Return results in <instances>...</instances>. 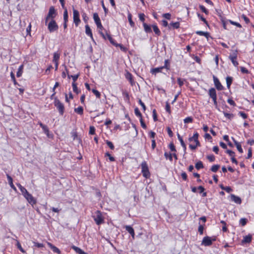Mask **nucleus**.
Returning a JSON list of instances; mask_svg holds the SVG:
<instances>
[{
    "mask_svg": "<svg viewBox=\"0 0 254 254\" xmlns=\"http://www.w3.org/2000/svg\"><path fill=\"white\" fill-rule=\"evenodd\" d=\"M126 230L131 235L132 237L134 238L135 233L133 229L130 226L127 225L125 226Z\"/></svg>",
    "mask_w": 254,
    "mask_h": 254,
    "instance_id": "obj_14",
    "label": "nucleus"
},
{
    "mask_svg": "<svg viewBox=\"0 0 254 254\" xmlns=\"http://www.w3.org/2000/svg\"><path fill=\"white\" fill-rule=\"evenodd\" d=\"M116 47H119L120 49L123 52H126L127 50V48L125 47L123 45L121 44H117Z\"/></svg>",
    "mask_w": 254,
    "mask_h": 254,
    "instance_id": "obj_45",
    "label": "nucleus"
},
{
    "mask_svg": "<svg viewBox=\"0 0 254 254\" xmlns=\"http://www.w3.org/2000/svg\"><path fill=\"white\" fill-rule=\"evenodd\" d=\"M144 17H145V15L143 14V13H140L139 14V19L142 22H144V20H145V18H144Z\"/></svg>",
    "mask_w": 254,
    "mask_h": 254,
    "instance_id": "obj_64",
    "label": "nucleus"
},
{
    "mask_svg": "<svg viewBox=\"0 0 254 254\" xmlns=\"http://www.w3.org/2000/svg\"><path fill=\"white\" fill-rule=\"evenodd\" d=\"M233 81V78L230 76H227L226 77V83H227V87L228 88H230V86L232 84Z\"/></svg>",
    "mask_w": 254,
    "mask_h": 254,
    "instance_id": "obj_26",
    "label": "nucleus"
},
{
    "mask_svg": "<svg viewBox=\"0 0 254 254\" xmlns=\"http://www.w3.org/2000/svg\"><path fill=\"white\" fill-rule=\"evenodd\" d=\"M203 226L202 225H199L198 228V231L200 235H202L203 233Z\"/></svg>",
    "mask_w": 254,
    "mask_h": 254,
    "instance_id": "obj_47",
    "label": "nucleus"
},
{
    "mask_svg": "<svg viewBox=\"0 0 254 254\" xmlns=\"http://www.w3.org/2000/svg\"><path fill=\"white\" fill-rule=\"evenodd\" d=\"M24 197L25 198V199L27 200V201L31 204L32 206L36 204L37 203L36 199L35 198L32 194H31L30 193L27 192L26 194H25L24 195Z\"/></svg>",
    "mask_w": 254,
    "mask_h": 254,
    "instance_id": "obj_5",
    "label": "nucleus"
},
{
    "mask_svg": "<svg viewBox=\"0 0 254 254\" xmlns=\"http://www.w3.org/2000/svg\"><path fill=\"white\" fill-rule=\"evenodd\" d=\"M93 217L94 221L97 225H100L104 223V219L100 211H97Z\"/></svg>",
    "mask_w": 254,
    "mask_h": 254,
    "instance_id": "obj_3",
    "label": "nucleus"
},
{
    "mask_svg": "<svg viewBox=\"0 0 254 254\" xmlns=\"http://www.w3.org/2000/svg\"><path fill=\"white\" fill-rule=\"evenodd\" d=\"M71 248L74 250L76 253L78 254H87L86 253H85L83 251H82L81 249L79 248L76 247L75 246H72L71 247Z\"/></svg>",
    "mask_w": 254,
    "mask_h": 254,
    "instance_id": "obj_18",
    "label": "nucleus"
},
{
    "mask_svg": "<svg viewBox=\"0 0 254 254\" xmlns=\"http://www.w3.org/2000/svg\"><path fill=\"white\" fill-rule=\"evenodd\" d=\"M163 17L167 19H170L171 15L169 13H166L163 14Z\"/></svg>",
    "mask_w": 254,
    "mask_h": 254,
    "instance_id": "obj_60",
    "label": "nucleus"
},
{
    "mask_svg": "<svg viewBox=\"0 0 254 254\" xmlns=\"http://www.w3.org/2000/svg\"><path fill=\"white\" fill-rule=\"evenodd\" d=\"M93 18L97 25V28L100 30H102L103 29V27L101 23L100 19L98 14L97 13H94L93 14Z\"/></svg>",
    "mask_w": 254,
    "mask_h": 254,
    "instance_id": "obj_7",
    "label": "nucleus"
},
{
    "mask_svg": "<svg viewBox=\"0 0 254 254\" xmlns=\"http://www.w3.org/2000/svg\"><path fill=\"white\" fill-rule=\"evenodd\" d=\"M215 241V239H211L208 236L204 237L201 242V245L204 246H210L212 244V241Z\"/></svg>",
    "mask_w": 254,
    "mask_h": 254,
    "instance_id": "obj_6",
    "label": "nucleus"
},
{
    "mask_svg": "<svg viewBox=\"0 0 254 254\" xmlns=\"http://www.w3.org/2000/svg\"><path fill=\"white\" fill-rule=\"evenodd\" d=\"M195 167L197 170H199L200 169L203 168V165L201 161H199L197 162L195 165Z\"/></svg>",
    "mask_w": 254,
    "mask_h": 254,
    "instance_id": "obj_33",
    "label": "nucleus"
},
{
    "mask_svg": "<svg viewBox=\"0 0 254 254\" xmlns=\"http://www.w3.org/2000/svg\"><path fill=\"white\" fill-rule=\"evenodd\" d=\"M152 28H153V31L154 32H155V33L158 35V36H159L161 34V32L160 31V30L159 29V28H158L157 26L156 25H152Z\"/></svg>",
    "mask_w": 254,
    "mask_h": 254,
    "instance_id": "obj_27",
    "label": "nucleus"
},
{
    "mask_svg": "<svg viewBox=\"0 0 254 254\" xmlns=\"http://www.w3.org/2000/svg\"><path fill=\"white\" fill-rule=\"evenodd\" d=\"M42 128L43 129L44 132L46 134H49V129H48V127H47V126L46 125H44V126H43L42 127Z\"/></svg>",
    "mask_w": 254,
    "mask_h": 254,
    "instance_id": "obj_48",
    "label": "nucleus"
},
{
    "mask_svg": "<svg viewBox=\"0 0 254 254\" xmlns=\"http://www.w3.org/2000/svg\"><path fill=\"white\" fill-rule=\"evenodd\" d=\"M59 28V26L55 20L52 19L48 25V29L50 32H53L57 31Z\"/></svg>",
    "mask_w": 254,
    "mask_h": 254,
    "instance_id": "obj_4",
    "label": "nucleus"
},
{
    "mask_svg": "<svg viewBox=\"0 0 254 254\" xmlns=\"http://www.w3.org/2000/svg\"><path fill=\"white\" fill-rule=\"evenodd\" d=\"M207 158L210 162H213L215 160V156L213 155H208Z\"/></svg>",
    "mask_w": 254,
    "mask_h": 254,
    "instance_id": "obj_55",
    "label": "nucleus"
},
{
    "mask_svg": "<svg viewBox=\"0 0 254 254\" xmlns=\"http://www.w3.org/2000/svg\"><path fill=\"white\" fill-rule=\"evenodd\" d=\"M106 144H107V145L110 148V149H111L112 150H113L114 149V148H115L112 142H111L109 140H106Z\"/></svg>",
    "mask_w": 254,
    "mask_h": 254,
    "instance_id": "obj_44",
    "label": "nucleus"
},
{
    "mask_svg": "<svg viewBox=\"0 0 254 254\" xmlns=\"http://www.w3.org/2000/svg\"><path fill=\"white\" fill-rule=\"evenodd\" d=\"M105 156H108L109 157L110 161L111 162H113L115 160L114 157L112 156L109 152H106L105 153Z\"/></svg>",
    "mask_w": 254,
    "mask_h": 254,
    "instance_id": "obj_46",
    "label": "nucleus"
},
{
    "mask_svg": "<svg viewBox=\"0 0 254 254\" xmlns=\"http://www.w3.org/2000/svg\"><path fill=\"white\" fill-rule=\"evenodd\" d=\"M162 24L164 27L168 26L169 29H171V27H170V25H168V22L165 20H163L162 21Z\"/></svg>",
    "mask_w": 254,
    "mask_h": 254,
    "instance_id": "obj_58",
    "label": "nucleus"
},
{
    "mask_svg": "<svg viewBox=\"0 0 254 254\" xmlns=\"http://www.w3.org/2000/svg\"><path fill=\"white\" fill-rule=\"evenodd\" d=\"M48 245L54 253H57L58 254H61V251L56 246H54L50 243H48Z\"/></svg>",
    "mask_w": 254,
    "mask_h": 254,
    "instance_id": "obj_13",
    "label": "nucleus"
},
{
    "mask_svg": "<svg viewBox=\"0 0 254 254\" xmlns=\"http://www.w3.org/2000/svg\"><path fill=\"white\" fill-rule=\"evenodd\" d=\"M248 222V220L247 219L245 218H241L240 220V224L242 226H244L245 225H246L247 223Z\"/></svg>",
    "mask_w": 254,
    "mask_h": 254,
    "instance_id": "obj_38",
    "label": "nucleus"
},
{
    "mask_svg": "<svg viewBox=\"0 0 254 254\" xmlns=\"http://www.w3.org/2000/svg\"><path fill=\"white\" fill-rule=\"evenodd\" d=\"M220 168L219 165H214L211 168V171L213 172H216Z\"/></svg>",
    "mask_w": 254,
    "mask_h": 254,
    "instance_id": "obj_37",
    "label": "nucleus"
},
{
    "mask_svg": "<svg viewBox=\"0 0 254 254\" xmlns=\"http://www.w3.org/2000/svg\"><path fill=\"white\" fill-rule=\"evenodd\" d=\"M134 113H135V115L137 116V117H138L139 118L142 117V115L141 114V113L140 112L139 109H138V108H135V109H134Z\"/></svg>",
    "mask_w": 254,
    "mask_h": 254,
    "instance_id": "obj_40",
    "label": "nucleus"
},
{
    "mask_svg": "<svg viewBox=\"0 0 254 254\" xmlns=\"http://www.w3.org/2000/svg\"><path fill=\"white\" fill-rule=\"evenodd\" d=\"M229 59L231 60L233 64L235 66H238L239 63L237 61V59H235V57H231V56H229Z\"/></svg>",
    "mask_w": 254,
    "mask_h": 254,
    "instance_id": "obj_23",
    "label": "nucleus"
},
{
    "mask_svg": "<svg viewBox=\"0 0 254 254\" xmlns=\"http://www.w3.org/2000/svg\"><path fill=\"white\" fill-rule=\"evenodd\" d=\"M48 17L53 19L56 15V11L54 6H51L49 8Z\"/></svg>",
    "mask_w": 254,
    "mask_h": 254,
    "instance_id": "obj_10",
    "label": "nucleus"
},
{
    "mask_svg": "<svg viewBox=\"0 0 254 254\" xmlns=\"http://www.w3.org/2000/svg\"><path fill=\"white\" fill-rule=\"evenodd\" d=\"M229 22L231 24L234 25H235V26H237V27H240V28L242 27L240 23H238V22H234V21H232V20H229Z\"/></svg>",
    "mask_w": 254,
    "mask_h": 254,
    "instance_id": "obj_43",
    "label": "nucleus"
},
{
    "mask_svg": "<svg viewBox=\"0 0 254 254\" xmlns=\"http://www.w3.org/2000/svg\"><path fill=\"white\" fill-rule=\"evenodd\" d=\"M208 94L211 98L217 97L216 90L214 88H211L209 90Z\"/></svg>",
    "mask_w": 254,
    "mask_h": 254,
    "instance_id": "obj_16",
    "label": "nucleus"
},
{
    "mask_svg": "<svg viewBox=\"0 0 254 254\" xmlns=\"http://www.w3.org/2000/svg\"><path fill=\"white\" fill-rule=\"evenodd\" d=\"M54 105L58 110L61 115H63L64 111V104L57 98H54Z\"/></svg>",
    "mask_w": 254,
    "mask_h": 254,
    "instance_id": "obj_1",
    "label": "nucleus"
},
{
    "mask_svg": "<svg viewBox=\"0 0 254 254\" xmlns=\"http://www.w3.org/2000/svg\"><path fill=\"white\" fill-rule=\"evenodd\" d=\"M17 186L18 187V188L19 189V190H20L23 195H24L25 194H26L28 192L27 190L25 188L22 187L20 184H17Z\"/></svg>",
    "mask_w": 254,
    "mask_h": 254,
    "instance_id": "obj_21",
    "label": "nucleus"
},
{
    "mask_svg": "<svg viewBox=\"0 0 254 254\" xmlns=\"http://www.w3.org/2000/svg\"><path fill=\"white\" fill-rule=\"evenodd\" d=\"M95 132V128L93 126H90L89 128V134H94Z\"/></svg>",
    "mask_w": 254,
    "mask_h": 254,
    "instance_id": "obj_50",
    "label": "nucleus"
},
{
    "mask_svg": "<svg viewBox=\"0 0 254 254\" xmlns=\"http://www.w3.org/2000/svg\"><path fill=\"white\" fill-rule=\"evenodd\" d=\"M131 17V14L130 13H129L127 16L128 21L129 22L130 26L131 27H134L135 26V23L132 20Z\"/></svg>",
    "mask_w": 254,
    "mask_h": 254,
    "instance_id": "obj_35",
    "label": "nucleus"
},
{
    "mask_svg": "<svg viewBox=\"0 0 254 254\" xmlns=\"http://www.w3.org/2000/svg\"><path fill=\"white\" fill-rule=\"evenodd\" d=\"M7 180L8 182V183L9 184L10 187L13 188V189H15V188L14 187L13 183H12V178L8 175H6Z\"/></svg>",
    "mask_w": 254,
    "mask_h": 254,
    "instance_id": "obj_29",
    "label": "nucleus"
},
{
    "mask_svg": "<svg viewBox=\"0 0 254 254\" xmlns=\"http://www.w3.org/2000/svg\"><path fill=\"white\" fill-rule=\"evenodd\" d=\"M169 148L172 151H173V152L176 151L175 146L173 143H171L169 144Z\"/></svg>",
    "mask_w": 254,
    "mask_h": 254,
    "instance_id": "obj_59",
    "label": "nucleus"
},
{
    "mask_svg": "<svg viewBox=\"0 0 254 254\" xmlns=\"http://www.w3.org/2000/svg\"><path fill=\"white\" fill-rule=\"evenodd\" d=\"M239 115H240V116H241L243 119H247V117H248L246 113H245L244 112H241H241H240L239 113Z\"/></svg>",
    "mask_w": 254,
    "mask_h": 254,
    "instance_id": "obj_62",
    "label": "nucleus"
},
{
    "mask_svg": "<svg viewBox=\"0 0 254 254\" xmlns=\"http://www.w3.org/2000/svg\"><path fill=\"white\" fill-rule=\"evenodd\" d=\"M141 172L143 176L146 178L150 176V173L149 171L148 165L145 161H143L141 164Z\"/></svg>",
    "mask_w": 254,
    "mask_h": 254,
    "instance_id": "obj_2",
    "label": "nucleus"
},
{
    "mask_svg": "<svg viewBox=\"0 0 254 254\" xmlns=\"http://www.w3.org/2000/svg\"><path fill=\"white\" fill-rule=\"evenodd\" d=\"M242 18L244 20L246 23H249L250 22V19L245 14H243L242 15Z\"/></svg>",
    "mask_w": 254,
    "mask_h": 254,
    "instance_id": "obj_63",
    "label": "nucleus"
},
{
    "mask_svg": "<svg viewBox=\"0 0 254 254\" xmlns=\"http://www.w3.org/2000/svg\"><path fill=\"white\" fill-rule=\"evenodd\" d=\"M196 34L200 36H204L207 38H208L209 36V34L208 32H205L202 31H197L196 32Z\"/></svg>",
    "mask_w": 254,
    "mask_h": 254,
    "instance_id": "obj_20",
    "label": "nucleus"
},
{
    "mask_svg": "<svg viewBox=\"0 0 254 254\" xmlns=\"http://www.w3.org/2000/svg\"><path fill=\"white\" fill-rule=\"evenodd\" d=\"M213 80L215 86L217 89L218 90H222L223 89V86L221 85L218 79L215 76H213Z\"/></svg>",
    "mask_w": 254,
    "mask_h": 254,
    "instance_id": "obj_9",
    "label": "nucleus"
},
{
    "mask_svg": "<svg viewBox=\"0 0 254 254\" xmlns=\"http://www.w3.org/2000/svg\"><path fill=\"white\" fill-rule=\"evenodd\" d=\"M143 26L144 30L146 33H151L152 32L151 27L150 25L147 24L146 23H143Z\"/></svg>",
    "mask_w": 254,
    "mask_h": 254,
    "instance_id": "obj_17",
    "label": "nucleus"
},
{
    "mask_svg": "<svg viewBox=\"0 0 254 254\" xmlns=\"http://www.w3.org/2000/svg\"><path fill=\"white\" fill-rule=\"evenodd\" d=\"M185 123H189L192 122V119L191 117H187L184 120Z\"/></svg>",
    "mask_w": 254,
    "mask_h": 254,
    "instance_id": "obj_57",
    "label": "nucleus"
},
{
    "mask_svg": "<svg viewBox=\"0 0 254 254\" xmlns=\"http://www.w3.org/2000/svg\"><path fill=\"white\" fill-rule=\"evenodd\" d=\"M17 247L18 248V249L23 253H25V251H24V250L22 248L20 244L19 243V242H17Z\"/></svg>",
    "mask_w": 254,
    "mask_h": 254,
    "instance_id": "obj_54",
    "label": "nucleus"
},
{
    "mask_svg": "<svg viewBox=\"0 0 254 254\" xmlns=\"http://www.w3.org/2000/svg\"><path fill=\"white\" fill-rule=\"evenodd\" d=\"M223 114L225 117L230 120L232 119L234 117V115L233 114L227 113L225 112H223Z\"/></svg>",
    "mask_w": 254,
    "mask_h": 254,
    "instance_id": "obj_42",
    "label": "nucleus"
},
{
    "mask_svg": "<svg viewBox=\"0 0 254 254\" xmlns=\"http://www.w3.org/2000/svg\"><path fill=\"white\" fill-rule=\"evenodd\" d=\"M163 69V67H157V68H153L152 70H151V73L152 74H155L156 73H158V72H161L162 70Z\"/></svg>",
    "mask_w": 254,
    "mask_h": 254,
    "instance_id": "obj_28",
    "label": "nucleus"
},
{
    "mask_svg": "<svg viewBox=\"0 0 254 254\" xmlns=\"http://www.w3.org/2000/svg\"><path fill=\"white\" fill-rule=\"evenodd\" d=\"M79 76V74L78 73L76 75H71V77L72 78V80H73V82L72 83H75V81L77 80V78H78Z\"/></svg>",
    "mask_w": 254,
    "mask_h": 254,
    "instance_id": "obj_51",
    "label": "nucleus"
},
{
    "mask_svg": "<svg viewBox=\"0 0 254 254\" xmlns=\"http://www.w3.org/2000/svg\"><path fill=\"white\" fill-rule=\"evenodd\" d=\"M10 76H11V79H12V81L13 82L14 84L15 85L16 84L17 82L16 81L15 78L14 74L13 73V72L12 71H11L10 72Z\"/></svg>",
    "mask_w": 254,
    "mask_h": 254,
    "instance_id": "obj_49",
    "label": "nucleus"
},
{
    "mask_svg": "<svg viewBox=\"0 0 254 254\" xmlns=\"http://www.w3.org/2000/svg\"><path fill=\"white\" fill-rule=\"evenodd\" d=\"M107 39L110 41V43L113 44V45L116 46V45L117 44L114 39L112 38L111 36L109 35V34L107 33Z\"/></svg>",
    "mask_w": 254,
    "mask_h": 254,
    "instance_id": "obj_34",
    "label": "nucleus"
},
{
    "mask_svg": "<svg viewBox=\"0 0 254 254\" xmlns=\"http://www.w3.org/2000/svg\"><path fill=\"white\" fill-rule=\"evenodd\" d=\"M74 112L79 115H82L83 114V108L81 106H79L77 108L74 109Z\"/></svg>",
    "mask_w": 254,
    "mask_h": 254,
    "instance_id": "obj_25",
    "label": "nucleus"
},
{
    "mask_svg": "<svg viewBox=\"0 0 254 254\" xmlns=\"http://www.w3.org/2000/svg\"><path fill=\"white\" fill-rule=\"evenodd\" d=\"M164 156L166 158V159H169L170 160V161H172V159H173V158H172V154H171V153H169L168 152H165L164 153Z\"/></svg>",
    "mask_w": 254,
    "mask_h": 254,
    "instance_id": "obj_39",
    "label": "nucleus"
},
{
    "mask_svg": "<svg viewBox=\"0 0 254 254\" xmlns=\"http://www.w3.org/2000/svg\"><path fill=\"white\" fill-rule=\"evenodd\" d=\"M231 199L232 201L235 202L237 204H240L242 202L241 198L233 194H231Z\"/></svg>",
    "mask_w": 254,
    "mask_h": 254,
    "instance_id": "obj_11",
    "label": "nucleus"
},
{
    "mask_svg": "<svg viewBox=\"0 0 254 254\" xmlns=\"http://www.w3.org/2000/svg\"><path fill=\"white\" fill-rule=\"evenodd\" d=\"M177 136H178V139L180 141L181 145L184 146V144H185V143L182 137L181 136V135L179 133L177 134Z\"/></svg>",
    "mask_w": 254,
    "mask_h": 254,
    "instance_id": "obj_53",
    "label": "nucleus"
},
{
    "mask_svg": "<svg viewBox=\"0 0 254 254\" xmlns=\"http://www.w3.org/2000/svg\"><path fill=\"white\" fill-rule=\"evenodd\" d=\"M72 86L73 88V91L74 92L76 93L77 94L79 93V91L77 87V84L76 83H72Z\"/></svg>",
    "mask_w": 254,
    "mask_h": 254,
    "instance_id": "obj_36",
    "label": "nucleus"
},
{
    "mask_svg": "<svg viewBox=\"0 0 254 254\" xmlns=\"http://www.w3.org/2000/svg\"><path fill=\"white\" fill-rule=\"evenodd\" d=\"M34 243V246L37 247V248H43L44 247V245L42 243H38L37 242H33Z\"/></svg>",
    "mask_w": 254,
    "mask_h": 254,
    "instance_id": "obj_56",
    "label": "nucleus"
},
{
    "mask_svg": "<svg viewBox=\"0 0 254 254\" xmlns=\"http://www.w3.org/2000/svg\"><path fill=\"white\" fill-rule=\"evenodd\" d=\"M125 77L128 80H129L131 85H133L134 84V82L132 79V76L130 73L127 71L125 74Z\"/></svg>",
    "mask_w": 254,
    "mask_h": 254,
    "instance_id": "obj_12",
    "label": "nucleus"
},
{
    "mask_svg": "<svg viewBox=\"0 0 254 254\" xmlns=\"http://www.w3.org/2000/svg\"><path fill=\"white\" fill-rule=\"evenodd\" d=\"M198 136H199V134L196 132L195 133H194L192 137H190L189 138V140L190 141H192L194 140V141L195 140H196L198 138Z\"/></svg>",
    "mask_w": 254,
    "mask_h": 254,
    "instance_id": "obj_32",
    "label": "nucleus"
},
{
    "mask_svg": "<svg viewBox=\"0 0 254 254\" xmlns=\"http://www.w3.org/2000/svg\"><path fill=\"white\" fill-rule=\"evenodd\" d=\"M23 65L22 64L20 66H19V67L18 69V71L16 73V76L17 77H19L22 75V73H23Z\"/></svg>",
    "mask_w": 254,
    "mask_h": 254,
    "instance_id": "obj_24",
    "label": "nucleus"
},
{
    "mask_svg": "<svg viewBox=\"0 0 254 254\" xmlns=\"http://www.w3.org/2000/svg\"><path fill=\"white\" fill-rule=\"evenodd\" d=\"M73 21L75 23V25L77 26L79 23L80 22V20L79 18V13L77 10L73 9Z\"/></svg>",
    "mask_w": 254,
    "mask_h": 254,
    "instance_id": "obj_8",
    "label": "nucleus"
},
{
    "mask_svg": "<svg viewBox=\"0 0 254 254\" xmlns=\"http://www.w3.org/2000/svg\"><path fill=\"white\" fill-rule=\"evenodd\" d=\"M167 132H168V133L169 136L172 137L173 135V133L172 131L171 130V128L170 127H167Z\"/></svg>",
    "mask_w": 254,
    "mask_h": 254,
    "instance_id": "obj_61",
    "label": "nucleus"
},
{
    "mask_svg": "<svg viewBox=\"0 0 254 254\" xmlns=\"http://www.w3.org/2000/svg\"><path fill=\"white\" fill-rule=\"evenodd\" d=\"M172 26L174 29H178L180 27L179 22H172L170 24V27Z\"/></svg>",
    "mask_w": 254,
    "mask_h": 254,
    "instance_id": "obj_31",
    "label": "nucleus"
},
{
    "mask_svg": "<svg viewBox=\"0 0 254 254\" xmlns=\"http://www.w3.org/2000/svg\"><path fill=\"white\" fill-rule=\"evenodd\" d=\"M252 236L251 235H248L244 237V239L242 241L243 243H250L252 241Z\"/></svg>",
    "mask_w": 254,
    "mask_h": 254,
    "instance_id": "obj_19",
    "label": "nucleus"
},
{
    "mask_svg": "<svg viewBox=\"0 0 254 254\" xmlns=\"http://www.w3.org/2000/svg\"><path fill=\"white\" fill-rule=\"evenodd\" d=\"M60 58V54L57 52L54 53L53 62H59Z\"/></svg>",
    "mask_w": 254,
    "mask_h": 254,
    "instance_id": "obj_22",
    "label": "nucleus"
},
{
    "mask_svg": "<svg viewBox=\"0 0 254 254\" xmlns=\"http://www.w3.org/2000/svg\"><path fill=\"white\" fill-rule=\"evenodd\" d=\"M92 91L95 95V96H96L97 98H100L101 94L98 90H97L95 89H93L92 90Z\"/></svg>",
    "mask_w": 254,
    "mask_h": 254,
    "instance_id": "obj_41",
    "label": "nucleus"
},
{
    "mask_svg": "<svg viewBox=\"0 0 254 254\" xmlns=\"http://www.w3.org/2000/svg\"><path fill=\"white\" fill-rule=\"evenodd\" d=\"M153 120L156 122L157 121V113H156V111L155 109H154L153 110Z\"/></svg>",
    "mask_w": 254,
    "mask_h": 254,
    "instance_id": "obj_52",
    "label": "nucleus"
},
{
    "mask_svg": "<svg viewBox=\"0 0 254 254\" xmlns=\"http://www.w3.org/2000/svg\"><path fill=\"white\" fill-rule=\"evenodd\" d=\"M85 33L86 34L90 36L92 40L93 39L91 30L88 25H85Z\"/></svg>",
    "mask_w": 254,
    "mask_h": 254,
    "instance_id": "obj_15",
    "label": "nucleus"
},
{
    "mask_svg": "<svg viewBox=\"0 0 254 254\" xmlns=\"http://www.w3.org/2000/svg\"><path fill=\"white\" fill-rule=\"evenodd\" d=\"M64 22H67L68 21V12L66 8H64Z\"/></svg>",
    "mask_w": 254,
    "mask_h": 254,
    "instance_id": "obj_30",
    "label": "nucleus"
}]
</instances>
